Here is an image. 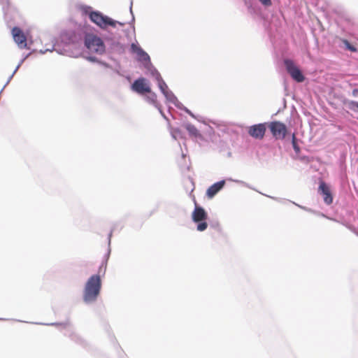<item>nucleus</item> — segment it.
<instances>
[{
  "label": "nucleus",
  "instance_id": "obj_13",
  "mask_svg": "<svg viewBox=\"0 0 358 358\" xmlns=\"http://www.w3.org/2000/svg\"><path fill=\"white\" fill-rule=\"evenodd\" d=\"M266 127V122L255 124L249 127L248 133L251 137L261 140L265 135Z\"/></svg>",
  "mask_w": 358,
  "mask_h": 358
},
{
  "label": "nucleus",
  "instance_id": "obj_5",
  "mask_svg": "<svg viewBox=\"0 0 358 358\" xmlns=\"http://www.w3.org/2000/svg\"><path fill=\"white\" fill-rule=\"evenodd\" d=\"M120 36L108 33L103 36L105 44L106 45V52L108 55L116 54L121 55L124 53L126 45L120 41Z\"/></svg>",
  "mask_w": 358,
  "mask_h": 358
},
{
  "label": "nucleus",
  "instance_id": "obj_17",
  "mask_svg": "<svg viewBox=\"0 0 358 358\" xmlns=\"http://www.w3.org/2000/svg\"><path fill=\"white\" fill-rule=\"evenodd\" d=\"M65 329V332L64 333V335L65 336L69 337L72 341L75 342L76 343L82 345L83 347L85 348L87 346V342L81 338L78 334H76L72 328L69 326Z\"/></svg>",
  "mask_w": 358,
  "mask_h": 358
},
{
  "label": "nucleus",
  "instance_id": "obj_2",
  "mask_svg": "<svg viewBox=\"0 0 358 358\" xmlns=\"http://www.w3.org/2000/svg\"><path fill=\"white\" fill-rule=\"evenodd\" d=\"M83 13L90 20L102 30H106L109 27H116L117 24L124 26V22L117 21L110 17L104 15L99 10H94L90 6H85Z\"/></svg>",
  "mask_w": 358,
  "mask_h": 358
},
{
  "label": "nucleus",
  "instance_id": "obj_18",
  "mask_svg": "<svg viewBox=\"0 0 358 358\" xmlns=\"http://www.w3.org/2000/svg\"><path fill=\"white\" fill-rule=\"evenodd\" d=\"M158 87L161 93L164 96L166 102L173 103L178 99L174 93L169 90L165 81L164 82L163 86L160 84L158 85Z\"/></svg>",
  "mask_w": 358,
  "mask_h": 358
},
{
  "label": "nucleus",
  "instance_id": "obj_14",
  "mask_svg": "<svg viewBox=\"0 0 358 358\" xmlns=\"http://www.w3.org/2000/svg\"><path fill=\"white\" fill-rule=\"evenodd\" d=\"M319 193L322 196L324 203L327 205H330L333 203V195L330 187L324 181H320L318 187Z\"/></svg>",
  "mask_w": 358,
  "mask_h": 358
},
{
  "label": "nucleus",
  "instance_id": "obj_8",
  "mask_svg": "<svg viewBox=\"0 0 358 358\" xmlns=\"http://www.w3.org/2000/svg\"><path fill=\"white\" fill-rule=\"evenodd\" d=\"M283 64L287 73L296 83H303L306 76L301 68L292 59L286 58L283 60Z\"/></svg>",
  "mask_w": 358,
  "mask_h": 358
},
{
  "label": "nucleus",
  "instance_id": "obj_3",
  "mask_svg": "<svg viewBox=\"0 0 358 358\" xmlns=\"http://www.w3.org/2000/svg\"><path fill=\"white\" fill-rule=\"evenodd\" d=\"M101 273L91 275L87 280L83 294V300L89 305L96 301L101 290Z\"/></svg>",
  "mask_w": 358,
  "mask_h": 358
},
{
  "label": "nucleus",
  "instance_id": "obj_19",
  "mask_svg": "<svg viewBox=\"0 0 358 358\" xmlns=\"http://www.w3.org/2000/svg\"><path fill=\"white\" fill-rule=\"evenodd\" d=\"M110 252H111V248H110V247H108L107 251L103 257L101 265L99 266V271H98L99 273H102L103 275L105 274V273L106 271L108 262L110 258Z\"/></svg>",
  "mask_w": 358,
  "mask_h": 358
},
{
  "label": "nucleus",
  "instance_id": "obj_11",
  "mask_svg": "<svg viewBox=\"0 0 358 358\" xmlns=\"http://www.w3.org/2000/svg\"><path fill=\"white\" fill-rule=\"evenodd\" d=\"M131 51L136 55V59L141 64L143 68L152 62L148 53L145 52L138 43H131Z\"/></svg>",
  "mask_w": 358,
  "mask_h": 358
},
{
  "label": "nucleus",
  "instance_id": "obj_41",
  "mask_svg": "<svg viewBox=\"0 0 358 358\" xmlns=\"http://www.w3.org/2000/svg\"><path fill=\"white\" fill-rule=\"evenodd\" d=\"M20 67V65H17V66L15 68V70L13 72V73L14 75L16 73V72L17 71V70L19 69Z\"/></svg>",
  "mask_w": 358,
  "mask_h": 358
},
{
  "label": "nucleus",
  "instance_id": "obj_30",
  "mask_svg": "<svg viewBox=\"0 0 358 358\" xmlns=\"http://www.w3.org/2000/svg\"><path fill=\"white\" fill-rule=\"evenodd\" d=\"M285 201H289V202H291V201H289V200H286ZM292 203L293 204H294L295 206H298L299 208L307 211V212H309V213H315V211L311 208H307L306 206H301L299 204H297L294 201H292Z\"/></svg>",
  "mask_w": 358,
  "mask_h": 358
},
{
  "label": "nucleus",
  "instance_id": "obj_37",
  "mask_svg": "<svg viewBox=\"0 0 358 358\" xmlns=\"http://www.w3.org/2000/svg\"><path fill=\"white\" fill-rule=\"evenodd\" d=\"M14 76V74L12 73L8 78V80L6 81V83H5V85H3V87H2L3 90H4V88L9 84V83L10 82V80H12V78H13Z\"/></svg>",
  "mask_w": 358,
  "mask_h": 358
},
{
  "label": "nucleus",
  "instance_id": "obj_31",
  "mask_svg": "<svg viewBox=\"0 0 358 358\" xmlns=\"http://www.w3.org/2000/svg\"><path fill=\"white\" fill-rule=\"evenodd\" d=\"M155 108L158 110V111H159V113H160V115H162V117L164 120H166L168 122V123H169V119L168 118V117H167V116L166 115V114L164 113V110H163V109H162V105H161V104H159V105H158V106H157V107H155Z\"/></svg>",
  "mask_w": 358,
  "mask_h": 358
},
{
  "label": "nucleus",
  "instance_id": "obj_6",
  "mask_svg": "<svg viewBox=\"0 0 358 358\" xmlns=\"http://www.w3.org/2000/svg\"><path fill=\"white\" fill-rule=\"evenodd\" d=\"M194 208L192 213V220L196 224L197 231H204L208 226L207 222L208 213L202 206L196 203L195 199H194Z\"/></svg>",
  "mask_w": 358,
  "mask_h": 358
},
{
  "label": "nucleus",
  "instance_id": "obj_7",
  "mask_svg": "<svg viewBox=\"0 0 358 358\" xmlns=\"http://www.w3.org/2000/svg\"><path fill=\"white\" fill-rule=\"evenodd\" d=\"M4 15V20L7 26L10 28L19 23L20 15L17 9L10 4L9 0L0 1Z\"/></svg>",
  "mask_w": 358,
  "mask_h": 358
},
{
  "label": "nucleus",
  "instance_id": "obj_10",
  "mask_svg": "<svg viewBox=\"0 0 358 358\" xmlns=\"http://www.w3.org/2000/svg\"><path fill=\"white\" fill-rule=\"evenodd\" d=\"M268 127L273 136L276 139L285 138L288 133L286 124L280 121H273L270 122Z\"/></svg>",
  "mask_w": 358,
  "mask_h": 358
},
{
  "label": "nucleus",
  "instance_id": "obj_23",
  "mask_svg": "<svg viewBox=\"0 0 358 358\" xmlns=\"http://www.w3.org/2000/svg\"><path fill=\"white\" fill-rule=\"evenodd\" d=\"M146 94H148L145 96V99L147 102L153 105L155 107H157L158 105L160 103L157 101V94L155 92H154L152 90L151 92H146Z\"/></svg>",
  "mask_w": 358,
  "mask_h": 358
},
{
  "label": "nucleus",
  "instance_id": "obj_43",
  "mask_svg": "<svg viewBox=\"0 0 358 358\" xmlns=\"http://www.w3.org/2000/svg\"><path fill=\"white\" fill-rule=\"evenodd\" d=\"M189 182H191L192 185L193 186L192 189V192L194 190V182L192 180L189 179Z\"/></svg>",
  "mask_w": 358,
  "mask_h": 358
},
{
  "label": "nucleus",
  "instance_id": "obj_4",
  "mask_svg": "<svg viewBox=\"0 0 358 358\" xmlns=\"http://www.w3.org/2000/svg\"><path fill=\"white\" fill-rule=\"evenodd\" d=\"M83 43L90 51L99 55L106 52V45L103 38H101L93 33L85 32Z\"/></svg>",
  "mask_w": 358,
  "mask_h": 358
},
{
  "label": "nucleus",
  "instance_id": "obj_29",
  "mask_svg": "<svg viewBox=\"0 0 358 358\" xmlns=\"http://www.w3.org/2000/svg\"><path fill=\"white\" fill-rule=\"evenodd\" d=\"M132 6H133V0H131L130 1V6H129V11H130V13L131 15V21L129 22V24L133 27V29H134V22H135V17H134V13H133V10H132Z\"/></svg>",
  "mask_w": 358,
  "mask_h": 358
},
{
  "label": "nucleus",
  "instance_id": "obj_45",
  "mask_svg": "<svg viewBox=\"0 0 358 358\" xmlns=\"http://www.w3.org/2000/svg\"><path fill=\"white\" fill-rule=\"evenodd\" d=\"M185 157H186V155L184 153H182V159L185 160Z\"/></svg>",
  "mask_w": 358,
  "mask_h": 358
},
{
  "label": "nucleus",
  "instance_id": "obj_39",
  "mask_svg": "<svg viewBox=\"0 0 358 358\" xmlns=\"http://www.w3.org/2000/svg\"><path fill=\"white\" fill-rule=\"evenodd\" d=\"M30 55V53H28L25 57H24L19 62V64L17 65H20V66H21V65L23 64V62H24V60L28 57V56Z\"/></svg>",
  "mask_w": 358,
  "mask_h": 358
},
{
  "label": "nucleus",
  "instance_id": "obj_47",
  "mask_svg": "<svg viewBox=\"0 0 358 358\" xmlns=\"http://www.w3.org/2000/svg\"><path fill=\"white\" fill-rule=\"evenodd\" d=\"M6 319L0 317V320H6Z\"/></svg>",
  "mask_w": 358,
  "mask_h": 358
},
{
  "label": "nucleus",
  "instance_id": "obj_21",
  "mask_svg": "<svg viewBox=\"0 0 358 358\" xmlns=\"http://www.w3.org/2000/svg\"><path fill=\"white\" fill-rule=\"evenodd\" d=\"M209 226L210 229H214L217 233V236H222L224 238H226V234L224 232L218 220H215L210 221Z\"/></svg>",
  "mask_w": 358,
  "mask_h": 358
},
{
  "label": "nucleus",
  "instance_id": "obj_16",
  "mask_svg": "<svg viewBox=\"0 0 358 358\" xmlns=\"http://www.w3.org/2000/svg\"><path fill=\"white\" fill-rule=\"evenodd\" d=\"M226 180H220L211 185L206 190V195L208 199H213L220 192L225 186Z\"/></svg>",
  "mask_w": 358,
  "mask_h": 358
},
{
  "label": "nucleus",
  "instance_id": "obj_35",
  "mask_svg": "<svg viewBox=\"0 0 358 358\" xmlns=\"http://www.w3.org/2000/svg\"><path fill=\"white\" fill-rule=\"evenodd\" d=\"M99 64H100L101 66L105 67V68H107V69H112V66L110 64H109L108 63H107L105 61H103V60H101L99 59V62H98Z\"/></svg>",
  "mask_w": 358,
  "mask_h": 358
},
{
  "label": "nucleus",
  "instance_id": "obj_44",
  "mask_svg": "<svg viewBox=\"0 0 358 358\" xmlns=\"http://www.w3.org/2000/svg\"><path fill=\"white\" fill-rule=\"evenodd\" d=\"M114 71H115L117 74H118V75H120V76L121 75V73H120V71H118V70L115 69V70H114Z\"/></svg>",
  "mask_w": 358,
  "mask_h": 358
},
{
  "label": "nucleus",
  "instance_id": "obj_33",
  "mask_svg": "<svg viewBox=\"0 0 358 358\" xmlns=\"http://www.w3.org/2000/svg\"><path fill=\"white\" fill-rule=\"evenodd\" d=\"M85 59L92 63H98L99 59L97 58L96 56L94 55H89L87 57H85Z\"/></svg>",
  "mask_w": 358,
  "mask_h": 358
},
{
  "label": "nucleus",
  "instance_id": "obj_28",
  "mask_svg": "<svg viewBox=\"0 0 358 358\" xmlns=\"http://www.w3.org/2000/svg\"><path fill=\"white\" fill-rule=\"evenodd\" d=\"M299 140L296 136V134L293 133L292 134V145L296 155H299L301 152V148L299 145Z\"/></svg>",
  "mask_w": 358,
  "mask_h": 358
},
{
  "label": "nucleus",
  "instance_id": "obj_26",
  "mask_svg": "<svg viewBox=\"0 0 358 358\" xmlns=\"http://www.w3.org/2000/svg\"><path fill=\"white\" fill-rule=\"evenodd\" d=\"M340 44L339 45H343L344 48L347 50H349L352 52H356L357 51V48L352 45L348 39L345 38H339Z\"/></svg>",
  "mask_w": 358,
  "mask_h": 358
},
{
  "label": "nucleus",
  "instance_id": "obj_36",
  "mask_svg": "<svg viewBox=\"0 0 358 358\" xmlns=\"http://www.w3.org/2000/svg\"><path fill=\"white\" fill-rule=\"evenodd\" d=\"M113 229L110 230L109 234H108V247H110V243H111V237L113 234Z\"/></svg>",
  "mask_w": 358,
  "mask_h": 358
},
{
  "label": "nucleus",
  "instance_id": "obj_25",
  "mask_svg": "<svg viewBox=\"0 0 358 358\" xmlns=\"http://www.w3.org/2000/svg\"><path fill=\"white\" fill-rule=\"evenodd\" d=\"M37 324L53 326L57 328L66 329L69 326H71V322L69 319H66L64 322H52V323H36Z\"/></svg>",
  "mask_w": 358,
  "mask_h": 358
},
{
  "label": "nucleus",
  "instance_id": "obj_40",
  "mask_svg": "<svg viewBox=\"0 0 358 358\" xmlns=\"http://www.w3.org/2000/svg\"><path fill=\"white\" fill-rule=\"evenodd\" d=\"M269 197L273 199L275 201H281L282 200V199L278 198V197H273V196H269Z\"/></svg>",
  "mask_w": 358,
  "mask_h": 358
},
{
  "label": "nucleus",
  "instance_id": "obj_46",
  "mask_svg": "<svg viewBox=\"0 0 358 358\" xmlns=\"http://www.w3.org/2000/svg\"><path fill=\"white\" fill-rule=\"evenodd\" d=\"M212 236H213V238H215V239L217 238V237L215 234H212Z\"/></svg>",
  "mask_w": 358,
  "mask_h": 358
},
{
  "label": "nucleus",
  "instance_id": "obj_42",
  "mask_svg": "<svg viewBox=\"0 0 358 358\" xmlns=\"http://www.w3.org/2000/svg\"><path fill=\"white\" fill-rule=\"evenodd\" d=\"M158 207H156L154 210H152V212L150 213V216L152 215L154 213L157 211Z\"/></svg>",
  "mask_w": 358,
  "mask_h": 358
},
{
  "label": "nucleus",
  "instance_id": "obj_24",
  "mask_svg": "<svg viewBox=\"0 0 358 358\" xmlns=\"http://www.w3.org/2000/svg\"><path fill=\"white\" fill-rule=\"evenodd\" d=\"M342 102L349 110L358 113V101L344 99Z\"/></svg>",
  "mask_w": 358,
  "mask_h": 358
},
{
  "label": "nucleus",
  "instance_id": "obj_15",
  "mask_svg": "<svg viewBox=\"0 0 358 358\" xmlns=\"http://www.w3.org/2000/svg\"><path fill=\"white\" fill-rule=\"evenodd\" d=\"M143 68L145 69V74L153 78L157 81V86L160 84L161 85H164V79L162 78L159 71L156 69L152 62L145 66Z\"/></svg>",
  "mask_w": 358,
  "mask_h": 358
},
{
  "label": "nucleus",
  "instance_id": "obj_1",
  "mask_svg": "<svg viewBox=\"0 0 358 358\" xmlns=\"http://www.w3.org/2000/svg\"><path fill=\"white\" fill-rule=\"evenodd\" d=\"M85 31L81 29H66L60 31L58 38H55L51 48L41 50V54L47 52L55 51L59 55H67L73 57H78V54H74L69 50V46H80L82 41L84 40Z\"/></svg>",
  "mask_w": 358,
  "mask_h": 358
},
{
  "label": "nucleus",
  "instance_id": "obj_34",
  "mask_svg": "<svg viewBox=\"0 0 358 358\" xmlns=\"http://www.w3.org/2000/svg\"><path fill=\"white\" fill-rule=\"evenodd\" d=\"M228 180H230V181H234L237 183H241V184H243L245 186H246L247 187L250 188V189H255L253 187H250L248 184L245 183V182L242 181V180H233L232 178H229L227 179Z\"/></svg>",
  "mask_w": 358,
  "mask_h": 358
},
{
  "label": "nucleus",
  "instance_id": "obj_38",
  "mask_svg": "<svg viewBox=\"0 0 358 358\" xmlns=\"http://www.w3.org/2000/svg\"><path fill=\"white\" fill-rule=\"evenodd\" d=\"M352 95L355 97L358 96V89L357 88H355L352 90Z\"/></svg>",
  "mask_w": 358,
  "mask_h": 358
},
{
  "label": "nucleus",
  "instance_id": "obj_12",
  "mask_svg": "<svg viewBox=\"0 0 358 358\" xmlns=\"http://www.w3.org/2000/svg\"><path fill=\"white\" fill-rule=\"evenodd\" d=\"M11 34L14 41L20 49H30L27 44V38L23 30L18 26L12 27Z\"/></svg>",
  "mask_w": 358,
  "mask_h": 358
},
{
  "label": "nucleus",
  "instance_id": "obj_20",
  "mask_svg": "<svg viewBox=\"0 0 358 358\" xmlns=\"http://www.w3.org/2000/svg\"><path fill=\"white\" fill-rule=\"evenodd\" d=\"M183 127L186 129L190 136L194 138H201V134H200L199 131L192 124L186 122L183 124Z\"/></svg>",
  "mask_w": 358,
  "mask_h": 358
},
{
  "label": "nucleus",
  "instance_id": "obj_22",
  "mask_svg": "<svg viewBox=\"0 0 358 358\" xmlns=\"http://www.w3.org/2000/svg\"><path fill=\"white\" fill-rule=\"evenodd\" d=\"M173 104L177 108H178L179 110H183L184 112H185L187 114H188L189 116H191L192 117L194 118V119H196L198 120H199L197 117L189 109L187 108L186 106H185L180 101H179V100L177 99L173 103Z\"/></svg>",
  "mask_w": 358,
  "mask_h": 358
},
{
  "label": "nucleus",
  "instance_id": "obj_9",
  "mask_svg": "<svg viewBox=\"0 0 358 358\" xmlns=\"http://www.w3.org/2000/svg\"><path fill=\"white\" fill-rule=\"evenodd\" d=\"M131 90L140 95H143L151 92V87L149 80L141 76L134 80L131 85Z\"/></svg>",
  "mask_w": 358,
  "mask_h": 358
},
{
  "label": "nucleus",
  "instance_id": "obj_27",
  "mask_svg": "<svg viewBox=\"0 0 358 358\" xmlns=\"http://www.w3.org/2000/svg\"><path fill=\"white\" fill-rule=\"evenodd\" d=\"M170 133H171V137L174 140H177L178 138H184V133L178 127H171Z\"/></svg>",
  "mask_w": 358,
  "mask_h": 358
},
{
  "label": "nucleus",
  "instance_id": "obj_32",
  "mask_svg": "<svg viewBox=\"0 0 358 358\" xmlns=\"http://www.w3.org/2000/svg\"><path fill=\"white\" fill-rule=\"evenodd\" d=\"M258 1L265 8H267L272 5L271 0H258Z\"/></svg>",
  "mask_w": 358,
  "mask_h": 358
}]
</instances>
